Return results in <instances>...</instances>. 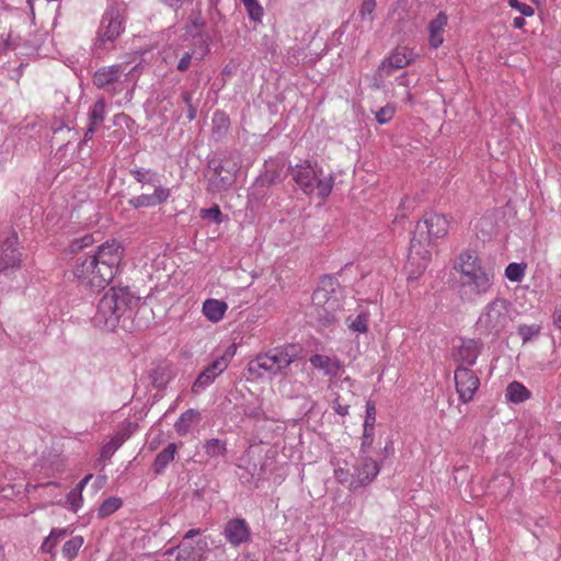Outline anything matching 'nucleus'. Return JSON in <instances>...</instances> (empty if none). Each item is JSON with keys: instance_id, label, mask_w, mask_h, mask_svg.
I'll return each mask as SVG.
<instances>
[{"instance_id": "obj_50", "label": "nucleus", "mask_w": 561, "mask_h": 561, "mask_svg": "<svg viewBox=\"0 0 561 561\" xmlns=\"http://www.w3.org/2000/svg\"><path fill=\"white\" fill-rule=\"evenodd\" d=\"M202 217L204 219H209L214 222H220L221 211L218 206H214L208 209H202Z\"/></svg>"}, {"instance_id": "obj_26", "label": "nucleus", "mask_w": 561, "mask_h": 561, "mask_svg": "<svg viewBox=\"0 0 561 561\" xmlns=\"http://www.w3.org/2000/svg\"><path fill=\"white\" fill-rule=\"evenodd\" d=\"M201 419V413L195 409H188L183 412L174 424V430L180 436L190 433L192 425Z\"/></svg>"}, {"instance_id": "obj_7", "label": "nucleus", "mask_w": 561, "mask_h": 561, "mask_svg": "<svg viewBox=\"0 0 561 561\" xmlns=\"http://www.w3.org/2000/svg\"><path fill=\"white\" fill-rule=\"evenodd\" d=\"M299 353L300 347L296 344H286L274 347L252 359L249 363V370L257 374L260 370L270 375L280 374L298 358Z\"/></svg>"}, {"instance_id": "obj_62", "label": "nucleus", "mask_w": 561, "mask_h": 561, "mask_svg": "<svg viewBox=\"0 0 561 561\" xmlns=\"http://www.w3.org/2000/svg\"><path fill=\"white\" fill-rule=\"evenodd\" d=\"M386 454H392L393 453V446L392 442H388L383 448Z\"/></svg>"}, {"instance_id": "obj_24", "label": "nucleus", "mask_w": 561, "mask_h": 561, "mask_svg": "<svg viewBox=\"0 0 561 561\" xmlns=\"http://www.w3.org/2000/svg\"><path fill=\"white\" fill-rule=\"evenodd\" d=\"M227 309L228 305L225 301L209 298L204 301L202 311L210 322L217 323L224 318Z\"/></svg>"}, {"instance_id": "obj_52", "label": "nucleus", "mask_w": 561, "mask_h": 561, "mask_svg": "<svg viewBox=\"0 0 561 561\" xmlns=\"http://www.w3.org/2000/svg\"><path fill=\"white\" fill-rule=\"evenodd\" d=\"M332 408L334 410V412L341 416H345L348 414V409H350V405L348 404H342L337 399H335L332 403Z\"/></svg>"}, {"instance_id": "obj_34", "label": "nucleus", "mask_w": 561, "mask_h": 561, "mask_svg": "<svg viewBox=\"0 0 561 561\" xmlns=\"http://www.w3.org/2000/svg\"><path fill=\"white\" fill-rule=\"evenodd\" d=\"M526 270H527V263L513 262L506 266L504 275L510 282L520 283L526 275Z\"/></svg>"}, {"instance_id": "obj_23", "label": "nucleus", "mask_w": 561, "mask_h": 561, "mask_svg": "<svg viewBox=\"0 0 561 561\" xmlns=\"http://www.w3.org/2000/svg\"><path fill=\"white\" fill-rule=\"evenodd\" d=\"M11 18L9 12H0V56L8 49L15 46V38L11 28Z\"/></svg>"}, {"instance_id": "obj_49", "label": "nucleus", "mask_w": 561, "mask_h": 561, "mask_svg": "<svg viewBox=\"0 0 561 561\" xmlns=\"http://www.w3.org/2000/svg\"><path fill=\"white\" fill-rule=\"evenodd\" d=\"M508 5L512 9L517 10L523 16H531L535 13L534 9L530 5L518 0H508Z\"/></svg>"}, {"instance_id": "obj_6", "label": "nucleus", "mask_w": 561, "mask_h": 561, "mask_svg": "<svg viewBox=\"0 0 561 561\" xmlns=\"http://www.w3.org/2000/svg\"><path fill=\"white\" fill-rule=\"evenodd\" d=\"M129 173L142 186L150 185L153 187L152 194H140L131 197L128 204L133 208L154 207L165 203L171 196V190L161 185L160 178L153 170L134 168L129 170Z\"/></svg>"}, {"instance_id": "obj_22", "label": "nucleus", "mask_w": 561, "mask_h": 561, "mask_svg": "<svg viewBox=\"0 0 561 561\" xmlns=\"http://www.w3.org/2000/svg\"><path fill=\"white\" fill-rule=\"evenodd\" d=\"M309 362L313 368L323 371L325 376H336L342 368L341 362L337 358L327 355H312Z\"/></svg>"}, {"instance_id": "obj_55", "label": "nucleus", "mask_w": 561, "mask_h": 561, "mask_svg": "<svg viewBox=\"0 0 561 561\" xmlns=\"http://www.w3.org/2000/svg\"><path fill=\"white\" fill-rule=\"evenodd\" d=\"M181 98H182V101H183L187 106L193 105V93H192V92L184 91V92L181 94Z\"/></svg>"}, {"instance_id": "obj_54", "label": "nucleus", "mask_w": 561, "mask_h": 561, "mask_svg": "<svg viewBox=\"0 0 561 561\" xmlns=\"http://www.w3.org/2000/svg\"><path fill=\"white\" fill-rule=\"evenodd\" d=\"M95 127H96L95 125H92V124L89 123V127H88V129H87V131L84 134V137H83V139L81 140V142L79 145L80 147L92 138V136H93V134L95 131Z\"/></svg>"}, {"instance_id": "obj_43", "label": "nucleus", "mask_w": 561, "mask_h": 561, "mask_svg": "<svg viewBox=\"0 0 561 561\" xmlns=\"http://www.w3.org/2000/svg\"><path fill=\"white\" fill-rule=\"evenodd\" d=\"M396 113V106L393 104H387L375 112V118L379 124L389 123Z\"/></svg>"}, {"instance_id": "obj_4", "label": "nucleus", "mask_w": 561, "mask_h": 561, "mask_svg": "<svg viewBox=\"0 0 561 561\" xmlns=\"http://www.w3.org/2000/svg\"><path fill=\"white\" fill-rule=\"evenodd\" d=\"M516 313L508 299L497 296L481 309L476 329L482 335L500 337L510 328Z\"/></svg>"}, {"instance_id": "obj_56", "label": "nucleus", "mask_w": 561, "mask_h": 561, "mask_svg": "<svg viewBox=\"0 0 561 561\" xmlns=\"http://www.w3.org/2000/svg\"><path fill=\"white\" fill-rule=\"evenodd\" d=\"M524 25H525V19H524V16H516V18H514V20H513V26H514L515 28H519V30H520V28H523V27H524Z\"/></svg>"}, {"instance_id": "obj_16", "label": "nucleus", "mask_w": 561, "mask_h": 561, "mask_svg": "<svg viewBox=\"0 0 561 561\" xmlns=\"http://www.w3.org/2000/svg\"><path fill=\"white\" fill-rule=\"evenodd\" d=\"M222 535L234 548L251 541V529L244 518H232L224 527Z\"/></svg>"}, {"instance_id": "obj_41", "label": "nucleus", "mask_w": 561, "mask_h": 561, "mask_svg": "<svg viewBox=\"0 0 561 561\" xmlns=\"http://www.w3.org/2000/svg\"><path fill=\"white\" fill-rule=\"evenodd\" d=\"M201 534V529L198 528H193V529H190L188 531L185 533V535L183 536V539L182 541L180 542V545L178 546V549H179V558H182V559H191L192 557V551L191 550H187V540H192L194 537L198 536Z\"/></svg>"}, {"instance_id": "obj_31", "label": "nucleus", "mask_w": 561, "mask_h": 561, "mask_svg": "<svg viewBox=\"0 0 561 561\" xmlns=\"http://www.w3.org/2000/svg\"><path fill=\"white\" fill-rule=\"evenodd\" d=\"M241 472L239 473L240 481L244 484H255L263 477V467L256 463H249L248 466H239Z\"/></svg>"}, {"instance_id": "obj_30", "label": "nucleus", "mask_w": 561, "mask_h": 561, "mask_svg": "<svg viewBox=\"0 0 561 561\" xmlns=\"http://www.w3.org/2000/svg\"><path fill=\"white\" fill-rule=\"evenodd\" d=\"M173 377L174 374L169 365H159L150 374L152 385L158 389L167 387Z\"/></svg>"}, {"instance_id": "obj_15", "label": "nucleus", "mask_w": 561, "mask_h": 561, "mask_svg": "<svg viewBox=\"0 0 561 561\" xmlns=\"http://www.w3.org/2000/svg\"><path fill=\"white\" fill-rule=\"evenodd\" d=\"M380 472V465L368 455H359L354 467L351 486L356 489L369 484Z\"/></svg>"}, {"instance_id": "obj_27", "label": "nucleus", "mask_w": 561, "mask_h": 561, "mask_svg": "<svg viewBox=\"0 0 561 561\" xmlns=\"http://www.w3.org/2000/svg\"><path fill=\"white\" fill-rule=\"evenodd\" d=\"M21 263V254L18 248H5L0 256V274L9 275L11 271L18 268Z\"/></svg>"}, {"instance_id": "obj_8", "label": "nucleus", "mask_w": 561, "mask_h": 561, "mask_svg": "<svg viewBox=\"0 0 561 561\" xmlns=\"http://www.w3.org/2000/svg\"><path fill=\"white\" fill-rule=\"evenodd\" d=\"M240 170V158L237 153H229L222 159L213 158L208 161L207 181L211 192L229 190L236 182Z\"/></svg>"}, {"instance_id": "obj_9", "label": "nucleus", "mask_w": 561, "mask_h": 561, "mask_svg": "<svg viewBox=\"0 0 561 561\" xmlns=\"http://www.w3.org/2000/svg\"><path fill=\"white\" fill-rule=\"evenodd\" d=\"M125 30L124 10L118 5L107 8L102 16L101 24L98 30L94 49L106 50L113 47L114 42Z\"/></svg>"}, {"instance_id": "obj_59", "label": "nucleus", "mask_w": 561, "mask_h": 561, "mask_svg": "<svg viewBox=\"0 0 561 561\" xmlns=\"http://www.w3.org/2000/svg\"><path fill=\"white\" fill-rule=\"evenodd\" d=\"M196 117V108L194 105L187 106V118L190 121L195 119Z\"/></svg>"}, {"instance_id": "obj_5", "label": "nucleus", "mask_w": 561, "mask_h": 561, "mask_svg": "<svg viewBox=\"0 0 561 561\" xmlns=\"http://www.w3.org/2000/svg\"><path fill=\"white\" fill-rule=\"evenodd\" d=\"M287 173L308 196L316 194L319 198L325 199L332 192L334 176L332 174L324 175L322 169L310 161H304L294 167L289 165Z\"/></svg>"}, {"instance_id": "obj_57", "label": "nucleus", "mask_w": 561, "mask_h": 561, "mask_svg": "<svg viewBox=\"0 0 561 561\" xmlns=\"http://www.w3.org/2000/svg\"><path fill=\"white\" fill-rule=\"evenodd\" d=\"M93 242H94V239L90 234H87L80 240L79 245L87 247V245H91Z\"/></svg>"}, {"instance_id": "obj_60", "label": "nucleus", "mask_w": 561, "mask_h": 561, "mask_svg": "<svg viewBox=\"0 0 561 561\" xmlns=\"http://www.w3.org/2000/svg\"><path fill=\"white\" fill-rule=\"evenodd\" d=\"M92 478V474H88L85 476L80 482H79V485H78V489L80 492L82 491V489L87 485V483L90 481V479Z\"/></svg>"}, {"instance_id": "obj_3", "label": "nucleus", "mask_w": 561, "mask_h": 561, "mask_svg": "<svg viewBox=\"0 0 561 561\" xmlns=\"http://www.w3.org/2000/svg\"><path fill=\"white\" fill-rule=\"evenodd\" d=\"M124 248H98L75 267L76 277L92 291L104 289L117 273Z\"/></svg>"}, {"instance_id": "obj_51", "label": "nucleus", "mask_w": 561, "mask_h": 561, "mask_svg": "<svg viewBox=\"0 0 561 561\" xmlns=\"http://www.w3.org/2000/svg\"><path fill=\"white\" fill-rule=\"evenodd\" d=\"M373 443H374V438L370 437L369 434L363 435L359 455H368V451L371 448Z\"/></svg>"}, {"instance_id": "obj_46", "label": "nucleus", "mask_w": 561, "mask_h": 561, "mask_svg": "<svg viewBox=\"0 0 561 561\" xmlns=\"http://www.w3.org/2000/svg\"><path fill=\"white\" fill-rule=\"evenodd\" d=\"M376 8V0H363L359 8V15L363 20H373V12Z\"/></svg>"}, {"instance_id": "obj_1", "label": "nucleus", "mask_w": 561, "mask_h": 561, "mask_svg": "<svg viewBox=\"0 0 561 561\" xmlns=\"http://www.w3.org/2000/svg\"><path fill=\"white\" fill-rule=\"evenodd\" d=\"M459 298L467 304H477L493 288L494 274L486 270L478 255L470 250L459 254L454 264Z\"/></svg>"}, {"instance_id": "obj_58", "label": "nucleus", "mask_w": 561, "mask_h": 561, "mask_svg": "<svg viewBox=\"0 0 561 561\" xmlns=\"http://www.w3.org/2000/svg\"><path fill=\"white\" fill-rule=\"evenodd\" d=\"M553 323L561 330V310L553 313Z\"/></svg>"}, {"instance_id": "obj_35", "label": "nucleus", "mask_w": 561, "mask_h": 561, "mask_svg": "<svg viewBox=\"0 0 561 561\" xmlns=\"http://www.w3.org/2000/svg\"><path fill=\"white\" fill-rule=\"evenodd\" d=\"M203 26H204V20L201 16V14L199 13L192 14L190 16L188 24L185 26L184 37L185 38L192 37L194 39V42L198 43L199 36H204L203 34H201V28Z\"/></svg>"}, {"instance_id": "obj_64", "label": "nucleus", "mask_w": 561, "mask_h": 561, "mask_svg": "<svg viewBox=\"0 0 561 561\" xmlns=\"http://www.w3.org/2000/svg\"><path fill=\"white\" fill-rule=\"evenodd\" d=\"M187 550H191L192 551V557L191 558H194V554H195V547H193L191 540H187Z\"/></svg>"}, {"instance_id": "obj_29", "label": "nucleus", "mask_w": 561, "mask_h": 561, "mask_svg": "<svg viewBox=\"0 0 561 561\" xmlns=\"http://www.w3.org/2000/svg\"><path fill=\"white\" fill-rule=\"evenodd\" d=\"M128 438V435L125 432H118L113 435L110 440H107L101 448L100 459L106 460L110 459L116 450L124 444V442Z\"/></svg>"}, {"instance_id": "obj_32", "label": "nucleus", "mask_w": 561, "mask_h": 561, "mask_svg": "<svg viewBox=\"0 0 561 561\" xmlns=\"http://www.w3.org/2000/svg\"><path fill=\"white\" fill-rule=\"evenodd\" d=\"M67 535L68 530L66 528H53L50 530L49 536L46 537L44 542L42 543V551L54 556L55 547L61 539L66 538Z\"/></svg>"}, {"instance_id": "obj_37", "label": "nucleus", "mask_w": 561, "mask_h": 561, "mask_svg": "<svg viewBox=\"0 0 561 561\" xmlns=\"http://www.w3.org/2000/svg\"><path fill=\"white\" fill-rule=\"evenodd\" d=\"M541 332V325L537 323L533 324H520L517 328V334L522 339L523 344H527L539 336Z\"/></svg>"}, {"instance_id": "obj_45", "label": "nucleus", "mask_w": 561, "mask_h": 561, "mask_svg": "<svg viewBox=\"0 0 561 561\" xmlns=\"http://www.w3.org/2000/svg\"><path fill=\"white\" fill-rule=\"evenodd\" d=\"M67 504L75 513L79 511L82 504V494L79 490L73 489L67 494Z\"/></svg>"}, {"instance_id": "obj_28", "label": "nucleus", "mask_w": 561, "mask_h": 561, "mask_svg": "<svg viewBox=\"0 0 561 561\" xmlns=\"http://www.w3.org/2000/svg\"><path fill=\"white\" fill-rule=\"evenodd\" d=\"M204 451L210 459L225 458L228 453L227 442L219 438L207 439L204 444Z\"/></svg>"}, {"instance_id": "obj_2", "label": "nucleus", "mask_w": 561, "mask_h": 561, "mask_svg": "<svg viewBox=\"0 0 561 561\" xmlns=\"http://www.w3.org/2000/svg\"><path fill=\"white\" fill-rule=\"evenodd\" d=\"M128 287H112L100 299L93 317L94 325L113 331L121 327L124 331L133 330V316L138 305Z\"/></svg>"}, {"instance_id": "obj_47", "label": "nucleus", "mask_w": 561, "mask_h": 561, "mask_svg": "<svg viewBox=\"0 0 561 561\" xmlns=\"http://www.w3.org/2000/svg\"><path fill=\"white\" fill-rule=\"evenodd\" d=\"M376 423V405L375 402L368 400L366 402V415L364 421V427L375 426Z\"/></svg>"}, {"instance_id": "obj_33", "label": "nucleus", "mask_w": 561, "mask_h": 561, "mask_svg": "<svg viewBox=\"0 0 561 561\" xmlns=\"http://www.w3.org/2000/svg\"><path fill=\"white\" fill-rule=\"evenodd\" d=\"M529 390L520 382L513 381L507 386L506 398L514 403H522L529 399Z\"/></svg>"}, {"instance_id": "obj_10", "label": "nucleus", "mask_w": 561, "mask_h": 561, "mask_svg": "<svg viewBox=\"0 0 561 561\" xmlns=\"http://www.w3.org/2000/svg\"><path fill=\"white\" fill-rule=\"evenodd\" d=\"M449 228L448 218L438 213H426L419 221L410 241V245H425L443 239Z\"/></svg>"}, {"instance_id": "obj_63", "label": "nucleus", "mask_w": 561, "mask_h": 561, "mask_svg": "<svg viewBox=\"0 0 561 561\" xmlns=\"http://www.w3.org/2000/svg\"><path fill=\"white\" fill-rule=\"evenodd\" d=\"M374 428H375V426H371V427H364L363 435L369 434V435H370V437H373V438H374V434H375V433H374Z\"/></svg>"}, {"instance_id": "obj_17", "label": "nucleus", "mask_w": 561, "mask_h": 561, "mask_svg": "<svg viewBox=\"0 0 561 561\" xmlns=\"http://www.w3.org/2000/svg\"><path fill=\"white\" fill-rule=\"evenodd\" d=\"M482 344L474 339H459L454 346L453 356L461 365L473 366L481 354Z\"/></svg>"}, {"instance_id": "obj_44", "label": "nucleus", "mask_w": 561, "mask_h": 561, "mask_svg": "<svg viewBox=\"0 0 561 561\" xmlns=\"http://www.w3.org/2000/svg\"><path fill=\"white\" fill-rule=\"evenodd\" d=\"M272 167L273 165L271 164L270 167H267V170H266L267 182L270 184L280 183L285 178V174L283 173L285 164L283 163L280 167L276 165L275 168H272Z\"/></svg>"}, {"instance_id": "obj_19", "label": "nucleus", "mask_w": 561, "mask_h": 561, "mask_svg": "<svg viewBox=\"0 0 561 561\" xmlns=\"http://www.w3.org/2000/svg\"><path fill=\"white\" fill-rule=\"evenodd\" d=\"M411 60V54H408L405 48H397L392 55L379 66L376 77L383 79L390 76L393 70L408 66Z\"/></svg>"}, {"instance_id": "obj_38", "label": "nucleus", "mask_w": 561, "mask_h": 561, "mask_svg": "<svg viewBox=\"0 0 561 561\" xmlns=\"http://www.w3.org/2000/svg\"><path fill=\"white\" fill-rule=\"evenodd\" d=\"M82 545H83L82 536H75V537L70 538L69 540H67L64 543L62 556L69 560L73 559L75 557H77Z\"/></svg>"}, {"instance_id": "obj_12", "label": "nucleus", "mask_w": 561, "mask_h": 561, "mask_svg": "<svg viewBox=\"0 0 561 561\" xmlns=\"http://www.w3.org/2000/svg\"><path fill=\"white\" fill-rule=\"evenodd\" d=\"M236 344L229 345L219 357L213 359L196 377L191 391L199 394L205 391L218 376H220L229 366L236 355Z\"/></svg>"}, {"instance_id": "obj_53", "label": "nucleus", "mask_w": 561, "mask_h": 561, "mask_svg": "<svg viewBox=\"0 0 561 561\" xmlns=\"http://www.w3.org/2000/svg\"><path fill=\"white\" fill-rule=\"evenodd\" d=\"M163 4L174 9L179 10L183 4L187 2H192L193 0H160Z\"/></svg>"}, {"instance_id": "obj_18", "label": "nucleus", "mask_w": 561, "mask_h": 561, "mask_svg": "<svg viewBox=\"0 0 561 561\" xmlns=\"http://www.w3.org/2000/svg\"><path fill=\"white\" fill-rule=\"evenodd\" d=\"M431 261V252L427 248H409L404 268L409 278L416 279L424 273Z\"/></svg>"}, {"instance_id": "obj_11", "label": "nucleus", "mask_w": 561, "mask_h": 561, "mask_svg": "<svg viewBox=\"0 0 561 561\" xmlns=\"http://www.w3.org/2000/svg\"><path fill=\"white\" fill-rule=\"evenodd\" d=\"M330 289L324 285L318 287L312 295V312L317 321L328 327L336 320L337 311L341 308L339 298L334 291L333 282L328 280Z\"/></svg>"}, {"instance_id": "obj_48", "label": "nucleus", "mask_w": 561, "mask_h": 561, "mask_svg": "<svg viewBox=\"0 0 561 561\" xmlns=\"http://www.w3.org/2000/svg\"><path fill=\"white\" fill-rule=\"evenodd\" d=\"M485 227H491V222L483 218V219H480L479 222L477 224L476 228L479 229V232H477V237L478 239L483 242V243H486L490 241V236H491V230L490 231H484V228Z\"/></svg>"}, {"instance_id": "obj_61", "label": "nucleus", "mask_w": 561, "mask_h": 561, "mask_svg": "<svg viewBox=\"0 0 561 561\" xmlns=\"http://www.w3.org/2000/svg\"><path fill=\"white\" fill-rule=\"evenodd\" d=\"M196 547L198 548V550H201V551H202V550H204V549H206V548H207V541H206V540H204V539H199V540H197V542H196Z\"/></svg>"}, {"instance_id": "obj_20", "label": "nucleus", "mask_w": 561, "mask_h": 561, "mask_svg": "<svg viewBox=\"0 0 561 561\" xmlns=\"http://www.w3.org/2000/svg\"><path fill=\"white\" fill-rule=\"evenodd\" d=\"M209 51L208 37L199 36L198 43L194 42V47L190 51H185L180 58L176 69L179 71H185L191 66L193 59L202 60Z\"/></svg>"}, {"instance_id": "obj_39", "label": "nucleus", "mask_w": 561, "mask_h": 561, "mask_svg": "<svg viewBox=\"0 0 561 561\" xmlns=\"http://www.w3.org/2000/svg\"><path fill=\"white\" fill-rule=\"evenodd\" d=\"M105 110L106 104L104 99H99L92 106L90 113H89V121L92 125H100L104 122L105 118Z\"/></svg>"}, {"instance_id": "obj_40", "label": "nucleus", "mask_w": 561, "mask_h": 561, "mask_svg": "<svg viewBox=\"0 0 561 561\" xmlns=\"http://www.w3.org/2000/svg\"><path fill=\"white\" fill-rule=\"evenodd\" d=\"M369 313L367 311L359 312L354 319L348 318V328L357 333H365L368 328Z\"/></svg>"}, {"instance_id": "obj_14", "label": "nucleus", "mask_w": 561, "mask_h": 561, "mask_svg": "<svg viewBox=\"0 0 561 561\" xmlns=\"http://www.w3.org/2000/svg\"><path fill=\"white\" fill-rule=\"evenodd\" d=\"M454 379L459 400L463 403L470 402L480 386L478 376L468 367L459 366L455 370Z\"/></svg>"}, {"instance_id": "obj_21", "label": "nucleus", "mask_w": 561, "mask_h": 561, "mask_svg": "<svg viewBox=\"0 0 561 561\" xmlns=\"http://www.w3.org/2000/svg\"><path fill=\"white\" fill-rule=\"evenodd\" d=\"M446 25L447 15L444 12H439L436 18L428 23V43L432 48L436 49L444 43V32Z\"/></svg>"}, {"instance_id": "obj_13", "label": "nucleus", "mask_w": 561, "mask_h": 561, "mask_svg": "<svg viewBox=\"0 0 561 561\" xmlns=\"http://www.w3.org/2000/svg\"><path fill=\"white\" fill-rule=\"evenodd\" d=\"M126 67L123 64L112 65L98 69L93 75V84L105 91L117 93L122 89L117 88L122 83V77L125 73Z\"/></svg>"}, {"instance_id": "obj_25", "label": "nucleus", "mask_w": 561, "mask_h": 561, "mask_svg": "<svg viewBox=\"0 0 561 561\" xmlns=\"http://www.w3.org/2000/svg\"><path fill=\"white\" fill-rule=\"evenodd\" d=\"M178 446L175 443H170L157 456L152 465L153 472L159 476L162 474L165 468L174 460Z\"/></svg>"}, {"instance_id": "obj_42", "label": "nucleus", "mask_w": 561, "mask_h": 561, "mask_svg": "<svg viewBox=\"0 0 561 561\" xmlns=\"http://www.w3.org/2000/svg\"><path fill=\"white\" fill-rule=\"evenodd\" d=\"M243 5L245 7V10L248 12V15L250 20L254 22H261L264 11L262 5L259 3L257 0H241Z\"/></svg>"}, {"instance_id": "obj_36", "label": "nucleus", "mask_w": 561, "mask_h": 561, "mask_svg": "<svg viewBox=\"0 0 561 561\" xmlns=\"http://www.w3.org/2000/svg\"><path fill=\"white\" fill-rule=\"evenodd\" d=\"M123 505V500L117 496H111L103 501L98 510V515L105 518L117 512Z\"/></svg>"}]
</instances>
